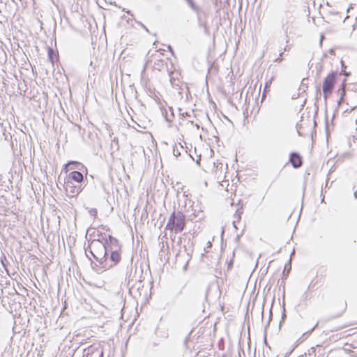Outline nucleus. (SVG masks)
<instances>
[{
  "instance_id": "nucleus-21",
  "label": "nucleus",
  "mask_w": 357,
  "mask_h": 357,
  "mask_svg": "<svg viewBox=\"0 0 357 357\" xmlns=\"http://www.w3.org/2000/svg\"><path fill=\"white\" fill-rule=\"evenodd\" d=\"M179 147H180L181 149H183V146H182L181 144H179Z\"/></svg>"
},
{
  "instance_id": "nucleus-4",
  "label": "nucleus",
  "mask_w": 357,
  "mask_h": 357,
  "mask_svg": "<svg viewBox=\"0 0 357 357\" xmlns=\"http://www.w3.org/2000/svg\"><path fill=\"white\" fill-rule=\"evenodd\" d=\"M335 78V75L332 73L324 79L323 83V93L325 98H327V96L331 93L333 89Z\"/></svg>"
},
{
  "instance_id": "nucleus-14",
  "label": "nucleus",
  "mask_w": 357,
  "mask_h": 357,
  "mask_svg": "<svg viewBox=\"0 0 357 357\" xmlns=\"http://www.w3.org/2000/svg\"><path fill=\"white\" fill-rule=\"evenodd\" d=\"M173 153L174 155L176 157H178L181 155L180 151L178 150V146L177 145H175L173 149Z\"/></svg>"
},
{
  "instance_id": "nucleus-1",
  "label": "nucleus",
  "mask_w": 357,
  "mask_h": 357,
  "mask_svg": "<svg viewBox=\"0 0 357 357\" xmlns=\"http://www.w3.org/2000/svg\"><path fill=\"white\" fill-rule=\"evenodd\" d=\"M90 253L103 268L107 267L108 254L109 251V242L107 241L106 244L100 240H93L89 245Z\"/></svg>"
},
{
  "instance_id": "nucleus-10",
  "label": "nucleus",
  "mask_w": 357,
  "mask_h": 357,
  "mask_svg": "<svg viewBox=\"0 0 357 357\" xmlns=\"http://www.w3.org/2000/svg\"><path fill=\"white\" fill-rule=\"evenodd\" d=\"M189 7L195 13L199 12V6L194 2V0H185Z\"/></svg>"
},
{
  "instance_id": "nucleus-12",
  "label": "nucleus",
  "mask_w": 357,
  "mask_h": 357,
  "mask_svg": "<svg viewBox=\"0 0 357 357\" xmlns=\"http://www.w3.org/2000/svg\"><path fill=\"white\" fill-rule=\"evenodd\" d=\"M192 215H194V217L197 218L198 219H202V211L200 210L197 211L196 209L194 208L193 206H192Z\"/></svg>"
},
{
  "instance_id": "nucleus-27",
  "label": "nucleus",
  "mask_w": 357,
  "mask_h": 357,
  "mask_svg": "<svg viewBox=\"0 0 357 357\" xmlns=\"http://www.w3.org/2000/svg\"><path fill=\"white\" fill-rule=\"evenodd\" d=\"M317 326V324L314 327H313L312 330H314V328H315Z\"/></svg>"
},
{
  "instance_id": "nucleus-18",
  "label": "nucleus",
  "mask_w": 357,
  "mask_h": 357,
  "mask_svg": "<svg viewBox=\"0 0 357 357\" xmlns=\"http://www.w3.org/2000/svg\"><path fill=\"white\" fill-rule=\"evenodd\" d=\"M342 100H343V97L342 96V97L340 98V100L338 101V105H340V104H341V102H342Z\"/></svg>"
},
{
  "instance_id": "nucleus-8",
  "label": "nucleus",
  "mask_w": 357,
  "mask_h": 357,
  "mask_svg": "<svg viewBox=\"0 0 357 357\" xmlns=\"http://www.w3.org/2000/svg\"><path fill=\"white\" fill-rule=\"evenodd\" d=\"M70 166H73L71 169H77L79 170H81L82 168H84V165L82 163L76 161H70L66 165L65 169Z\"/></svg>"
},
{
  "instance_id": "nucleus-6",
  "label": "nucleus",
  "mask_w": 357,
  "mask_h": 357,
  "mask_svg": "<svg viewBox=\"0 0 357 357\" xmlns=\"http://www.w3.org/2000/svg\"><path fill=\"white\" fill-rule=\"evenodd\" d=\"M100 348L101 347L97 344L90 345L89 347L84 349L83 357H89L90 356L93 355L95 352H96V350H98V349Z\"/></svg>"
},
{
  "instance_id": "nucleus-25",
  "label": "nucleus",
  "mask_w": 357,
  "mask_h": 357,
  "mask_svg": "<svg viewBox=\"0 0 357 357\" xmlns=\"http://www.w3.org/2000/svg\"><path fill=\"white\" fill-rule=\"evenodd\" d=\"M208 245H209V246L211 247V243L209 242V243H208Z\"/></svg>"
},
{
  "instance_id": "nucleus-13",
  "label": "nucleus",
  "mask_w": 357,
  "mask_h": 357,
  "mask_svg": "<svg viewBox=\"0 0 357 357\" xmlns=\"http://www.w3.org/2000/svg\"><path fill=\"white\" fill-rule=\"evenodd\" d=\"M89 213L91 216L96 217L97 215V210L95 208H91L88 210Z\"/></svg>"
},
{
  "instance_id": "nucleus-24",
  "label": "nucleus",
  "mask_w": 357,
  "mask_h": 357,
  "mask_svg": "<svg viewBox=\"0 0 357 357\" xmlns=\"http://www.w3.org/2000/svg\"><path fill=\"white\" fill-rule=\"evenodd\" d=\"M208 245H209V246L211 247V243L209 242V243H208Z\"/></svg>"
},
{
  "instance_id": "nucleus-17",
  "label": "nucleus",
  "mask_w": 357,
  "mask_h": 357,
  "mask_svg": "<svg viewBox=\"0 0 357 357\" xmlns=\"http://www.w3.org/2000/svg\"><path fill=\"white\" fill-rule=\"evenodd\" d=\"M271 84V80H270L269 82H267L266 83V85H265V89H266L267 87H268L270 86V84Z\"/></svg>"
},
{
  "instance_id": "nucleus-22",
  "label": "nucleus",
  "mask_w": 357,
  "mask_h": 357,
  "mask_svg": "<svg viewBox=\"0 0 357 357\" xmlns=\"http://www.w3.org/2000/svg\"><path fill=\"white\" fill-rule=\"evenodd\" d=\"M238 220H240L241 219V217L239 215H238V217H237Z\"/></svg>"
},
{
  "instance_id": "nucleus-5",
  "label": "nucleus",
  "mask_w": 357,
  "mask_h": 357,
  "mask_svg": "<svg viewBox=\"0 0 357 357\" xmlns=\"http://www.w3.org/2000/svg\"><path fill=\"white\" fill-rule=\"evenodd\" d=\"M289 162L294 168H298L302 165V160L297 153H291L290 154Z\"/></svg>"
},
{
  "instance_id": "nucleus-23",
  "label": "nucleus",
  "mask_w": 357,
  "mask_h": 357,
  "mask_svg": "<svg viewBox=\"0 0 357 357\" xmlns=\"http://www.w3.org/2000/svg\"><path fill=\"white\" fill-rule=\"evenodd\" d=\"M288 49L287 47H284V51H287Z\"/></svg>"
},
{
  "instance_id": "nucleus-7",
  "label": "nucleus",
  "mask_w": 357,
  "mask_h": 357,
  "mask_svg": "<svg viewBox=\"0 0 357 357\" xmlns=\"http://www.w3.org/2000/svg\"><path fill=\"white\" fill-rule=\"evenodd\" d=\"M68 178L77 183H81L83 181V175L79 171H73L69 174Z\"/></svg>"
},
{
  "instance_id": "nucleus-11",
  "label": "nucleus",
  "mask_w": 357,
  "mask_h": 357,
  "mask_svg": "<svg viewBox=\"0 0 357 357\" xmlns=\"http://www.w3.org/2000/svg\"><path fill=\"white\" fill-rule=\"evenodd\" d=\"M119 149V141L114 137L111 142V149L114 151H117Z\"/></svg>"
},
{
  "instance_id": "nucleus-15",
  "label": "nucleus",
  "mask_w": 357,
  "mask_h": 357,
  "mask_svg": "<svg viewBox=\"0 0 357 357\" xmlns=\"http://www.w3.org/2000/svg\"><path fill=\"white\" fill-rule=\"evenodd\" d=\"M282 54H283V52H280V54H279V56L274 60V62H275V63H280L282 61V59H283L282 57Z\"/></svg>"
},
{
  "instance_id": "nucleus-3",
  "label": "nucleus",
  "mask_w": 357,
  "mask_h": 357,
  "mask_svg": "<svg viewBox=\"0 0 357 357\" xmlns=\"http://www.w3.org/2000/svg\"><path fill=\"white\" fill-rule=\"evenodd\" d=\"M109 251L110 255L108 257V260H110L112 263V264H107L105 268H109V267H112L119 263L121 260V254L119 252V246L118 244V241L113 236H109Z\"/></svg>"
},
{
  "instance_id": "nucleus-16",
  "label": "nucleus",
  "mask_w": 357,
  "mask_h": 357,
  "mask_svg": "<svg viewBox=\"0 0 357 357\" xmlns=\"http://www.w3.org/2000/svg\"><path fill=\"white\" fill-rule=\"evenodd\" d=\"M282 28L284 30V31L286 32V33H287V29H288V27L287 26V24H282Z\"/></svg>"
},
{
  "instance_id": "nucleus-9",
  "label": "nucleus",
  "mask_w": 357,
  "mask_h": 357,
  "mask_svg": "<svg viewBox=\"0 0 357 357\" xmlns=\"http://www.w3.org/2000/svg\"><path fill=\"white\" fill-rule=\"evenodd\" d=\"M69 188H72V190H70V192L72 194H79V192H80V189L79 188H77L75 187H73L72 185V183L70 181H68L66 183V184H65L66 190L68 191Z\"/></svg>"
},
{
  "instance_id": "nucleus-19",
  "label": "nucleus",
  "mask_w": 357,
  "mask_h": 357,
  "mask_svg": "<svg viewBox=\"0 0 357 357\" xmlns=\"http://www.w3.org/2000/svg\"><path fill=\"white\" fill-rule=\"evenodd\" d=\"M301 128V125L297 124V128L299 129ZM298 133L300 134L299 130H298Z\"/></svg>"
},
{
  "instance_id": "nucleus-2",
  "label": "nucleus",
  "mask_w": 357,
  "mask_h": 357,
  "mask_svg": "<svg viewBox=\"0 0 357 357\" xmlns=\"http://www.w3.org/2000/svg\"><path fill=\"white\" fill-rule=\"evenodd\" d=\"M185 226V215L181 211H174L169 218L165 229L178 234L183 230Z\"/></svg>"
},
{
  "instance_id": "nucleus-26",
  "label": "nucleus",
  "mask_w": 357,
  "mask_h": 357,
  "mask_svg": "<svg viewBox=\"0 0 357 357\" xmlns=\"http://www.w3.org/2000/svg\"><path fill=\"white\" fill-rule=\"evenodd\" d=\"M2 261V264L5 266V264H4V262L3 261V260H1Z\"/></svg>"
},
{
  "instance_id": "nucleus-28",
  "label": "nucleus",
  "mask_w": 357,
  "mask_h": 357,
  "mask_svg": "<svg viewBox=\"0 0 357 357\" xmlns=\"http://www.w3.org/2000/svg\"><path fill=\"white\" fill-rule=\"evenodd\" d=\"M265 97V94L264 93L263 94V96H262V98H264Z\"/></svg>"
},
{
  "instance_id": "nucleus-20",
  "label": "nucleus",
  "mask_w": 357,
  "mask_h": 357,
  "mask_svg": "<svg viewBox=\"0 0 357 357\" xmlns=\"http://www.w3.org/2000/svg\"><path fill=\"white\" fill-rule=\"evenodd\" d=\"M233 225H234V226L235 227H236V221H235V220H234V221H233Z\"/></svg>"
}]
</instances>
